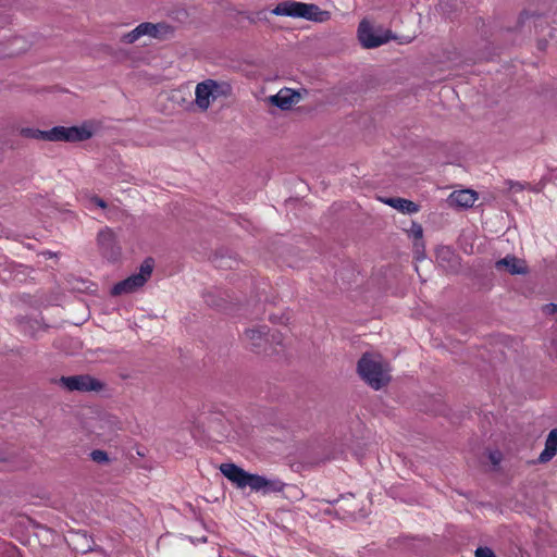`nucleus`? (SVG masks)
I'll list each match as a JSON object with an SVG mask.
<instances>
[{"mask_svg": "<svg viewBox=\"0 0 557 557\" xmlns=\"http://www.w3.org/2000/svg\"><path fill=\"white\" fill-rule=\"evenodd\" d=\"M545 311L547 313H557V305H555V304L546 305Z\"/></svg>", "mask_w": 557, "mask_h": 557, "instance_id": "c756f323", "label": "nucleus"}, {"mask_svg": "<svg viewBox=\"0 0 557 557\" xmlns=\"http://www.w3.org/2000/svg\"><path fill=\"white\" fill-rule=\"evenodd\" d=\"M150 28H152V23H149V22L141 23L136 27L137 33L139 34L140 38L143 36L150 37Z\"/></svg>", "mask_w": 557, "mask_h": 557, "instance_id": "a878e982", "label": "nucleus"}, {"mask_svg": "<svg viewBox=\"0 0 557 557\" xmlns=\"http://www.w3.org/2000/svg\"><path fill=\"white\" fill-rule=\"evenodd\" d=\"M383 202L403 213L411 214L419 211V206L416 202L400 197L386 198Z\"/></svg>", "mask_w": 557, "mask_h": 557, "instance_id": "dca6fc26", "label": "nucleus"}, {"mask_svg": "<svg viewBox=\"0 0 557 557\" xmlns=\"http://www.w3.org/2000/svg\"><path fill=\"white\" fill-rule=\"evenodd\" d=\"M91 128L84 124L82 126H54L47 131L46 141L78 143L91 138Z\"/></svg>", "mask_w": 557, "mask_h": 557, "instance_id": "39448f33", "label": "nucleus"}, {"mask_svg": "<svg viewBox=\"0 0 557 557\" xmlns=\"http://www.w3.org/2000/svg\"><path fill=\"white\" fill-rule=\"evenodd\" d=\"M358 38L362 47L372 49L388 42L393 36L389 30L374 28L368 21H362L358 27Z\"/></svg>", "mask_w": 557, "mask_h": 557, "instance_id": "0eeeda50", "label": "nucleus"}, {"mask_svg": "<svg viewBox=\"0 0 557 557\" xmlns=\"http://www.w3.org/2000/svg\"><path fill=\"white\" fill-rule=\"evenodd\" d=\"M301 99V96L298 91H295L290 88H282L276 95L269 97V102L281 110H289L296 103H298Z\"/></svg>", "mask_w": 557, "mask_h": 557, "instance_id": "ddd939ff", "label": "nucleus"}, {"mask_svg": "<svg viewBox=\"0 0 557 557\" xmlns=\"http://www.w3.org/2000/svg\"><path fill=\"white\" fill-rule=\"evenodd\" d=\"M139 38H140V36H139V34L137 33V29H136V27H135L133 30H131V32H128V33L124 34V35L121 37V39H120V40H121L122 42H125V44H134V42H136Z\"/></svg>", "mask_w": 557, "mask_h": 557, "instance_id": "b1692460", "label": "nucleus"}, {"mask_svg": "<svg viewBox=\"0 0 557 557\" xmlns=\"http://www.w3.org/2000/svg\"><path fill=\"white\" fill-rule=\"evenodd\" d=\"M557 454V441L555 438H552V436L548 434L546 442H545V448L541 453L539 457V461L541 463L548 462L555 455Z\"/></svg>", "mask_w": 557, "mask_h": 557, "instance_id": "f3484780", "label": "nucleus"}, {"mask_svg": "<svg viewBox=\"0 0 557 557\" xmlns=\"http://www.w3.org/2000/svg\"><path fill=\"white\" fill-rule=\"evenodd\" d=\"M205 301L208 306L214 307V308H223L224 306V298L220 296V294L215 292H207L203 295Z\"/></svg>", "mask_w": 557, "mask_h": 557, "instance_id": "6ab92c4d", "label": "nucleus"}, {"mask_svg": "<svg viewBox=\"0 0 557 557\" xmlns=\"http://www.w3.org/2000/svg\"><path fill=\"white\" fill-rule=\"evenodd\" d=\"M20 134L25 138H34V139L46 141L47 131H40L37 128L25 127V128L21 129Z\"/></svg>", "mask_w": 557, "mask_h": 557, "instance_id": "aec40b11", "label": "nucleus"}, {"mask_svg": "<svg viewBox=\"0 0 557 557\" xmlns=\"http://www.w3.org/2000/svg\"><path fill=\"white\" fill-rule=\"evenodd\" d=\"M474 555L475 557H496L495 553L488 547H478Z\"/></svg>", "mask_w": 557, "mask_h": 557, "instance_id": "bb28decb", "label": "nucleus"}, {"mask_svg": "<svg viewBox=\"0 0 557 557\" xmlns=\"http://www.w3.org/2000/svg\"><path fill=\"white\" fill-rule=\"evenodd\" d=\"M408 234H409V236H411V237L414 239V242H417V240H423V239H422V238H423V228H422V225H421V224H419V223L413 222V223L411 224L410 230H408Z\"/></svg>", "mask_w": 557, "mask_h": 557, "instance_id": "5701e85b", "label": "nucleus"}, {"mask_svg": "<svg viewBox=\"0 0 557 557\" xmlns=\"http://www.w3.org/2000/svg\"><path fill=\"white\" fill-rule=\"evenodd\" d=\"M424 243L423 240H417V242H413V250H414V255H416V258L418 260H421L424 258Z\"/></svg>", "mask_w": 557, "mask_h": 557, "instance_id": "393cba45", "label": "nucleus"}, {"mask_svg": "<svg viewBox=\"0 0 557 557\" xmlns=\"http://www.w3.org/2000/svg\"><path fill=\"white\" fill-rule=\"evenodd\" d=\"M59 385L69 392H100L104 384L89 374H79L71 376H61Z\"/></svg>", "mask_w": 557, "mask_h": 557, "instance_id": "423d86ee", "label": "nucleus"}, {"mask_svg": "<svg viewBox=\"0 0 557 557\" xmlns=\"http://www.w3.org/2000/svg\"><path fill=\"white\" fill-rule=\"evenodd\" d=\"M285 486L286 484L278 479H268L259 474H253L251 482V490L263 494L283 492Z\"/></svg>", "mask_w": 557, "mask_h": 557, "instance_id": "4468645a", "label": "nucleus"}, {"mask_svg": "<svg viewBox=\"0 0 557 557\" xmlns=\"http://www.w3.org/2000/svg\"><path fill=\"white\" fill-rule=\"evenodd\" d=\"M7 460H8V458L3 454L0 453V462H4Z\"/></svg>", "mask_w": 557, "mask_h": 557, "instance_id": "2f4dec72", "label": "nucleus"}, {"mask_svg": "<svg viewBox=\"0 0 557 557\" xmlns=\"http://www.w3.org/2000/svg\"><path fill=\"white\" fill-rule=\"evenodd\" d=\"M357 370L362 380L374 389L382 388L391 380L387 364L376 354L364 352L358 361Z\"/></svg>", "mask_w": 557, "mask_h": 557, "instance_id": "f257e3e1", "label": "nucleus"}, {"mask_svg": "<svg viewBox=\"0 0 557 557\" xmlns=\"http://www.w3.org/2000/svg\"><path fill=\"white\" fill-rule=\"evenodd\" d=\"M153 265L154 261L152 258L145 259L139 268V272L115 284L111 294L114 296L129 294L144 286L152 274Z\"/></svg>", "mask_w": 557, "mask_h": 557, "instance_id": "20e7f679", "label": "nucleus"}, {"mask_svg": "<svg viewBox=\"0 0 557 557\" xmlns=\"http://www.w3.org/2000/svg\"><path fill=\"white\" fill-rule=\"evenodd\" d=\"M220 471L222 474L227 478L232 483H234L237 487L244 488L249 486L251 488V482L253 479V474L246 472L240 467L234 463H222L220 466Z\"/></svg>", "mask_w": 557, "mask_h": 557, "instance_id": "1a4fd4ad", "label": "nucleus"}, {"mask_svg": "<svg viewBox=\"0 0 557 557\" xmlns=\"http://www.w3.org/2000/svg\"><path fill=\"white\" fill-rule=\"evenodd\" d=\"M478 199V194L471 189H461L453 191L448 197L450 207L471 208Z\"/></svg>", "mask_w": 557, "mask_h": 557, "instance_id": "2eb2a0df", "label": "nucleus"}, {"mask_svg": "<svg viewBox=\"0 0 557 557\" xmlns=\"http://www.w3.org/2000/svg\"><path fill=\"white\" fill-rule=\"evenodd\" d=\"M271 337H272L273 341L276 339V335L274 333L271 335Z\"/></svg>", "mask_w": 557, "mask_h": 557, "instance_id": "473e14b6", "label": "nucleus"}, {"mask_svg": "<svg viewBox=\"0 0 557 557\" xmlns=\"http://www.w3.org/2000/svg\"><path fill=\"white\" fill-rule=\"evenodd\" d=\"M488 459L494 466H497L502 460V454L497 450L491 451L488 454Z\"/></svg>", "mask_w": 557, "mask_h": 557, "instance_id": "c85d7f7f", "label": "nucleus"}, {"mask_svg": "<svg viewBox=\"0 0 557 557\" xmlns=\"http://www.w3.org/2000/svg\"><path fill=\"white\" fill-rule=\"evenodd\" d=\"M97 247L102 257L110 261H115L121 255V247L117 244L115 232L104 226L101 228L96 237Z\"/></svg>", "mask_w": 557, "mask_h": 557, "instance_id": "6e6552de", "label": "nucleus"}, {"mask_svg": "<svg viewBox=\"0 0 557 557\" xmlns=\"http://www.w3.org/2000/svg\"><path fill=\"white\" fill-rule=\"evenodd\" d=\"M437 264L448 273H457L460 269L459 256L448 246H442L436 250Z\"/></svg>", "mask_w": 557, "mask_h": 557, "instance_id": "9b49d317", "label": "nucleus"}, {"mask_svg": "<svg viewBox=\"0 0 557 557\" xmlns=\"http://www.w3.org/2000/svg\"><path fill=\"white\" fill-rule=\"evenodd\" d=\"M272 13L292 17H302L314 22H325L330 18L327 11H322L317 4L286 1L278 3Z\"/></svg>", "mask_w": 557, "mask_h": 557, "instance_id": "7ed1b4c3", "label": "nucleus"}, {"mask_svg": "<svg viewBox=\"0 0 557 557\" xmlns=\"http://www.w3.org/2000/svg\"><path fill=\"white\" fill-rule=\"evenodd\" d=\"M505 185H506V189L510 193H521L522 190H524L525 188H528L530 186L529 184H523V183L515 182V181H510V180L506 181Z\"/></svg>", "mask_w": 557, "mask_h": 557, "instance_id": "4be33fe9", "label": "nucleus"}, {"mask_svg": "<svg viewBox=\"0 0 557 557\" xmlns=\"http://www.w3.org/2000/svg\"><path fill=\"white\" fill-rule=\"evenodd\" d=\"M495 269L497 271H505L511 275L527 274L529 272L525 261L513 255H507L505 258L497 260L495 262Z\"/></svg>", "mask_w": 557, "mask_h": 557, "instance_id": "f8f14e48", "label": "nucleus"}, {"mask_svg": "<svg viewBox=\"0 0 557 557\" xmlns=\"http://www.w3.org/2000/svg\"><path fill=\"white\" fill-rule=\"evenodd\" d=\"M90 458L92 461L100 463V465H107L110 462L109 455L107 451L101 449H95L90 453Z\"/></svg>", "mask_w": 557, "mask_h": 557, "instance_id": "412c9836", "label": "nucleus"}, {"mask_svg": "<svg viewBox=\"0 0 557 557\" xmlns=\"http://www.w3.org/2000/svg\"><path fill=\"white\" fill-rule=\"evenodd\" d=\"M290 492L293 493V497H295L297 499L302 497L301 491H299L296 487H290Z\"/></svg>", "mask_w": 557, "mask_h": 557, "instance_id": "7c9ffc66", "label": "nucleus"}, {"mask_svg": "<svg viewBox=\"0 0 557 557\" xmlns=\"http://www.w3.org/2000/svg\"><path fill=\"white\" fill-rule=\"evenodd\" d=\"M173 28L166 24L152 23V28H150V37L158 39H166L170 35H172Z\"/></svg>", "mask_w": 557, "mask_h": 557, "instance_id": "a211bd4d", "label": "nucleus"}, {"mask_svg": "<svg viewBox=\"0 0 557 557\" xmlns=\"http://www.w3.org/2000/svg\"><path fill=\"white\" fill-rule=\"evenodd\" d=\"M231 94L228 83L208 78L196 85L194 103L200 112H207L216 99L226 98Z\"/></svg>", "mask_w": 557, "mask_h": 557, "instance_id": "f03ea898", "label": "nucleus"}, {"mask_svg": "<svg viewBox=\"0 0 557 557\" xmlns=\"http://www.w3.org/2000/svg\"><path fill=\"white\" fill-rule=\"evenodd\" d=\"M245 337L255 352L268 354L271 345L268 337L267 326L248 329L245 332Z\"/></svg>", "mask_w": 557, "mask_h": 557, "instance_id": "9d476101", "label": "nucleus"}, {"mask_svg": "<svg viewBox=\"0 0 557 557\" xmlns=\"http://www.w3.org/2000/svg\"><path fill=\"white\" fill-rule=\"evenodd\" d=\"M89 201L101 209H106L108 207L107 202L96 195L90 196Z\"/></svg>", "mask_w": 557, "mask_h": 557, "instance_id": "cd10ccee", "label": "nucleus"}]
</instances>
